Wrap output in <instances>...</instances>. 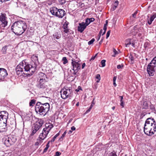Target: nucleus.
I'll return each mask as SVG.
<instances>
[{
    "instance_id": "nucleus-1",
    "label": "nucleus",
    "mask_w": 156,
    "mask_h": 156,
    "mask_svg": "<svg viewBox=\"0 0 156 156\" xmlns=\"http://www.w3.org/2000/svg\"><path fill=\"white\" fill-rule=\"evenodd\" d=\"M36 67L35 63L33 65L29 64L23 61L17 66L16 71L18 75L24 74L26 76H30L35 72Z\"/></svg>"
},
{
    "instance_id": "nucleus-2",
    "label": "nucleus",
    "mask_w": 156,
    "mask_h": 156,
    "mask_svg": "<svg viewBox=\"0 0 156 156\" xmlns=\"http://www.w3.org/2000/svg\"><path fill=\"white\" fill-rule=\"evenodd\" d=\"M144 133L148 136H152L156 131V122L153 118H149L146 120L144 127Z\"/></svg>"
},
{
    "instance_id": "nucleus-3",
    "label": "nucleus",
    "mask_w": 156,
    "mask_h": 156,
    "mask_svg": "<svg viewBox=\"0 0 156 156\" xmlns=\"http://www.w3.org/2000/svg\"><path fill=\"white\" fill-rule=\"evenodd\" d=\"M27 28L26 23L23 21H18L15 22L11 27L12 31L15 34L20 35L23 34Z\"/></svg>"
},
{
    "instance_id": "nucleus-4",
    "label": "nucleus",
    "mask_w": 156,
    "mask_h": 156,
    "mask_svg": "<svg viewBox=\"0 0 156 156\" xmlns=\"http://www.w3.org/2000/svg\"><path fill=\"white\" fill-rule=\"evenodd\" d=\"M35 110L37 113L38 112L40 115H44L50 110L49 104L37 102L35 105Z\"/></svg>"
},
{
    "instance_id": "nucleus-5",
    "label": "nucleus",
    "mask_w": 156,
    "mask_h": 156,
    "mask_svg": "<svg viewBox=\"0 0 156 156\" xmlns=\"http://www.w3.org/2000/svg\"><path fill=\"white\" fill-rule=\"evenodd\" d=\"M44 123V121L42 119H39L36 123L34 124L32 126V132L29 136V139L31 140L33 138V135L39 130Z\"/></svg>"
},
{
    "instance_id": "nucleus-6",
    "label": "nucleus",
    "mask_w": 156,
    "mask_h": 156,
    "mask_svg": "<svg viewBox=\"0 0 156 156\" xmlns=\"http://www.w3.org/2000/svg\"><path fill=\"white\" fill-rule=\"evenodd\" d=\"M156 70V56L152 60L148 65L147 68V73L150 76H153Z\"/></svg>"
},
{
    "instance_id": "nucleus-7",
    "label": "nucleus",
    "mask_w": 156,
    "mask_h": 156,
    "mask_svg": "<svg viewBox=\"0 0 156 156\" xmlns=\"http://www.w3.org/2000/svg\"><path fill=\"white\" fill-rule=\"evenodd\" d=\"M72 92V90L69 88H63L60 92L61 98L64 99L68 98L71 96Z\"/></svg>"
},
{
    "instance_id": "nucleus-8",
    "label": "nucleus",
    "mask_w": 156,
    "mask_h": 156,
    "mask_svg": "<svg viewBox=\"0 0 156 156\" xmlns=\"http://www.w3.org/2000/svg\"><path fill=\"white\" fill-rule=\"evenodd\" d=\"M46 127L43 129L42 133H40L39 138L42 140H44L46 137L49 133L51 128L53 127L52 125H48V126H45Z\"/></svg>"
},
{
    "instance_id": "nucleus-9",
    "label": "nucleus",
    "mask_w": 156,
    "mask_h": 156,
    "mask_svg": "<svg viewBox=\"0 0 156 156\" xmlns=\"http://www.w3.org/2000/svg\"><path fill=\"white\" fill-rule=\"evenodd\" d=\"M8 114L6 111L0 112V122L3 123L7 122L8 118Z\"/></svg>"
},
{
    "instance_id": "nucleus-10",
    "label": "nucleus",
    "mask_w": 156,
    "mask_h": 156,
    "mask_svg": "<svg viewBox=\"0 0 156 156\" xmlns=\"http://www.w3.org/2000/svg\"><path fill=\"white\" fill-rule=\"evenodd\" d=\"M126 47L130 48H135V43L133 39H128L126 40L125 41Z\"/></svg>"
},
{
    "instance_id": "nucleus-11",
    "label": "nucleus",
    "mask_w": 156,
    "mask_h": 156,
    "mask_svg": "<svg viewBox=\"0 0 156 156\" xmlns=\"http://www.w3.org/2000/svg\"><path fill=\"white\" fill-rule=\"evenodd\" d=\"M7 75L8 73L5 69L0 68V80L3 81Z\"/></svg>"
},
{
    "instance_id": "nucleus-12",
    "label": "nucleus",
    "mask_w": 156,
    "mask_h": 156,
    "mask_svg": "<svg viewBox=\"0 0 156 156\" xmlns=\"http://www.w3.org/2000/svg\"><path fill=\"white\" fill-rule=\"evenodd\" d=\"M46 75L43 73H40L38 75V80L39 82H45L46 81Z\"/></svg>"
},
{
    "instance_id": "nucleus-13",
    "label": "nucleus",
    "mask_w": 156,
    "mask_h": 156,
    "mask_svg": "<svg viewBox=\"0 0 156 156\" xmlns=\"http://www.w3.org/2000/svg\"><path fill=\"white\" fill-rule=\"evenodd\" d=\"M56 16L59 18H62L66 14L65 11L62 9H58Z\"/></svg>"
},
{
    "instance_id": "nucleus-14",
    "label": "nucleus",
    "mask_w": 156,
    "mask_h": 156,
    "mask_svg": "<svg viewBox=\"0 0 156 156\" xmlns=\"http://www.w3.org/2000/svg\"><path fill=\"white\" fill-rule=\"evenodd\" d=\"M37 87L40 89H43L47 88V87L46 81L39 82L38 84L37 85Z\"/></svg>"
},
{
    "instance_id": "nucleus-15",
    "label": "nucleus",
    "mask_w": 156,
    "mask_h": 156,
    "mask_svg": "<svg viewBox=\"0 0 156 156\" xmlns=\"http://www.w3.org/2000/svg\"><path fill=\"white\" fill-rule=\"evenodd\" d=\"M79 25V26L78 27V30L80 33H82L86 28L87 26L85 24L84 22L80 23Z\"/></svg>"
},
{
    "instance_id": "nucleus-16",
    "label": "nucleus",
    "mask_w": 156,
    "mask_h": 156,
    "mask_svg": "<svg viewBox=\"0 0 156 156\" xmlns=\"http://www.w3.org/2000/svg\"><path fill=\"white\" fill-rule=\"evenodd\" d=\"M0 21L2 22L1 24L2 27H5L7 25V21L6 20L5 17L4 16L2 15L0 16Z\"/></svg>"
},
{
    "instance_id": "nucleus-17",
    "label": "nucleus",
    "mask_w": 156,
    "mask_h": 156,
    "mask_svg": "<svg viewBox=\"0 0 156 156\" xmlns=\"http://www.w3.org/2000/svg\"><path fill=\"white\" fill-rule=\"evenodd\" d=\"M7 122L3 123L0 122V132L2 133L6 131Z\"/></svg>"
},
{
    "instance_id": "nucleus-18",
    "label": "nucleus",
    "mask_w": 156,
    "mask_h": 156,
    "mask_svg": "<svg viewBox=\"0 0 156 156\" xmlns=\"http://www.w3.org/2000/svg\"><path fill=\"white\" fill-rule=\"evenodd\" d=\"M72 66H73V68L72 69L76 70V71L80 69V65L78 62H76L75 61H73L71 63Z\"/></svg>"
},
{
    "instance_id": "nucleus-19",
    "label": "nucleus",
    "mask_w": 156,
    "mask_h": 156,
    "mask_svg": "<svg viewBox=\"0 0 156 156\" xmlns=\"http://www.w3.org/2000/svg\"><path fill=\"white\" fill-rule=\"evenodd\" d=\"M58 9L56 7H53L50 9V11L52 15L56 16Z\"/></svg>"
},
{
    "instance_id": "nucleus-20",
    "label": "nucleus",
    "mask_w": 156,
    "mask_h": 156,
    "mask_svg": "<svg viewBox=\"0 0 156 156\" xmlns=\"http://www.w3.org/2000/svg\"><path fill=\"white\" fill-rule=\"evenodd\" d=\"M10 141V139L9 137H8L5 140L4 144L7 147H9L12 145Z\"/></svg>"
},
{
    "instance_id": "nucleus-21",
    "label": "nucleus",
    "mask_w": 156,
    "mask_h": 156,
    "mask_svg": "<svg viewBox=\"0 0 156 156\" xmlns=\"http://www.w3.org/2000/svg\"><path fill=\"white\" fill-rule=\"evenodd\" d=\"M68 24L65 23L63 26V28L64 29V31L66 33L69 32V29L68 28Z\"/></svg>"
},
{
    "instance_id": "nucleus-22",
    "label": "nucleus",
    "mask_w": 156,
    "mask_h": 156,
    "mask_svg": "<svg viewBox=\"0 0 156 156\" xmlns=\"http://www.w3.org/2000/svg\"><path fill=\"white\" fill-rule=\"evenodd\" d=\"M119 4V2L118 1H115L112 5V7L111 9V10L113 11L117 7Z\"/></svg>"
},
{
    "instance_id": "nucleus-23",
    "label": "nucleus",
    "mask_w": 156,
    "mask_h": 156,
    "mask_svg": "<svg viewBox=\"0 0 156 156\" xmlns=\"http://www.w3.org/2000/svg\"><path fill=\"white\" fill-rule=\"evenodd\" d=\"M9 137L10 138V141L12 144L13 145L16 142V139L15 137H14L12 136H10Z\"/></svg>"
},
{
    "instance_id": "nucleus-24",
    "label": "nucleus",
    "mask_w": 156,
    "mask_h": 156,
    "mask_svg": "<svg viewBox=\"0 0 156 156\" xmlns=\"http://www.w3.org/2000/svg\"><path fill=\"white\" fill-rule=\"evenodd\" d=\"M54 52L55 51H48L47 50H45L43 51V52L44 54H46V55H52L54 54Z\"/></svg>"
},
{
    "instance_id": "nucleus-25",
    "label": "nucleus",
    "mask_w": 156,
    "mask_h": 156,
    "mask_svg": "<svg viewBox=\"0 0 156 156\" xmlns=\"http://www.w3.org/2000/svg\"><path fill=\"white\" fill-rule=\"evenodd\" d=\"M142 108L143 109H147L148 108V104L147 101H144L143 103Z\"/></svg>"
},
{
    "instance_id": "nucleus-26",
    "label": "nucleus",
    "mask_w": 156,
    "mask_h": 156,
    "mask_svg": "<svg viewBox=\"0 0 156 156\" xmlns=\"http://www.w3.org/2000/svg\"><path fill=\"white\" fill-rule=\"evenodd\" d=\"M113 52L114 53V55H112V56L113 57H115V55L117 54H118L119 52H120V51H117L116 49H113Z\"/></svg>"
},
{
    "instance_id": "nucleus-27",
    "label": "nucleus",
    "mask_w": 156,
    "mask_h": 156,
    "mask_svg": "<svg viewBox=\"0 0 156 156\" xmlns=\"http://www.w3.org/2000/svg\"><path fill=\"white\" fill-rule=\"evenodd\" d=\"M36 100L34 99H32L30 102L29 105L30 106H33L35 103Z\"/></svg>"
},
{
    "instance_id": "nucleus-28",
    "label": "nucleus",
    "mask_w": 156,
    "mask_h": 156,
    "mask_svg": "<svg viewBox=\"0 0 156 156\" xmlns=\"http://www.w3.org/2000/svg\"><path fill=\"white\" fill-rule=\"evenodd\" d=\"M42 140L40 138L39 139H37V141L35 143V145L36 146H38L39 144L42 142Z\"/></svg>"
},
{
    "instance_id": "nucleus-29",
    "label": "nucleus",
    "mask_w": 156,
    "mask_h": 156,
    "mask_svg": "<svg viewBox=\"0 0 156 156\" xmlns=\"http://www.w3.org/2000/svg\"><path fill=\"white\" fill-rule=\"evenodd\" d=\"M53 37L55 39H58L61 37V36L60 35L55 34H53Z\"/></svg>"
},
{
    "instance_id": "nucleus-30",
    "label": "nucleus",
    "mask_w": 156,
    "mask_h": 156,
    "mask_svg": "<svg viewBox=\"0 0 156 156\" xmlns=\"http://www.w3.org/2000/svg\"><path fill=\"white\" fill-rule=\"evenodd\" d=\"M59 135V133H57L55 136H54V137L52 138V140H51V142H53L55 140L56 138Z\"/></svg>"
},
{
    "instance_id": "nucleus-31",
    "label": "nucleus",
    "mask_w": 156,
    "mask_h": 156,
    "mask_svg": "<svg viewBox=\"0 0 156 156\" xmlns=\"http://www.w3.org/2000/svg\"><path fill=\"white\" fill-rule=\"evenodd\" d=\"M102 31H103V30L102 29H101L100 31V32H99V34L98 35V36H97V41H99V40L100 39V38L101 35L102 34Z\"/></svg>"
},
{
    "instance_id": "nucleus-32",
    "label": "nucleus",
    "mask_w": 156,
    "mask_h": 156,
    "mask_svg": "<svg viewBox=\"0 0 156 156\" xmlns=\"http://www.w3.org/2000/svg\"><path fill=\"white\" fill-rule=\"evenodd\" d=\"M108 156H117V155L116 152L114 151H113L110 153L108 154Z\"/></svg>"
},
{
    "instance_id": "nucleus-33",
    "label": "nucleus",
    "mask_w": 156,
    "mask_h": 156,
    "mask_svg": "<svg viewBox=\"0 0 156 156\" xmlns=\"http://www.w3.org/2000/svg\"><path fill=\"white\" fill-rule=\"evenodd\" d=\"M89 20L88 18H87L85 20V23H84L85 24L87 27L88 26L90 23Z\"/></svg>"
},
{
    "instance_id": "nucleus-34",
    "label": "nucleus",
    "mask_w": 156,
    "mask_h": 156,
    "mask_svg": "<svg viewBox=\"0 0 156 156\" xmlns=\"http://www.w3.org/2000/svg\"><path fill=\"white\" fill-rule=\"evenodd\" d=\"M62 60L63 61V63L64 64H66L68 62V60L66 57H63L62 58Z\"/></svg>"
},
{
    "instance_id": "nucleus-35",
    "label": "nucleus",
    "mask_w": 156,
    "mask_h": 156,
    "mask_svg": "<svg viewBox=\"0 0 156 156\" xmlns=\"http://www.w3.org/2000/svg\"><path fill=\"white\" fill-rule=\"evenodd\" d=\"M96 77V78L98 79V80H97V81H96L97 82V83L99 82L100 81V79H101L100 75L99 74L97 75Z\"/></svg>"
},
{
    "instance_id": "nucleus-36",
    "label": "nucleus",
    "mask_w": 156,
    "mask_h": 156,
    "mask_svg": "<svg viewBox=\"0 0 156 156\" xmlns=\"http://www.w3.org/2000/svg\"><path fill=\"white\" fill-rule=\"evenodd\" d=\"M95 39L94 38H93L88 42V44L89 45L92 44H93V43Z\"/></svg>"
},
{
    "instance_id": "nucleus-37",
    "label": "nucleus",
    "mask_w": 156,
    "mask_h": 156,
    "mask_svg": "<svg viewBox=\"0 0 156 156\" xmlns=\"http://www.w3.org/2000/svg\"><path fill=\"white\" fill-rule=\"evenodd\" d=\"M106 60H103L101 61V63L102 67H104L105 66V62Z\"/></svg>"
},
{
    "instance_id": "nucleus-38",
    "label": "nucleus",
    "mask_w": 156,
    "mask_h": 156,
    "mask_svg": "<svg viewBox=\"0 0 156 156\" xmlns=\"http://www.w3.org/2000/svg\"><path fill=\"white\" fill-rule=\"evenodd\" d=\"M154 20L153 18L152 17H150V18L148 20V23L149 24H151V23Z\"/></svg>"
},
{
    "instance_id": "nucleus-39",
    "label": "nucleus",
    "mask_w": 156,
    "mask_h": 156,
    "mask_svg": "<svg viewBox=\"0 0 156 156\" xmlns=\"http://www.w3.org/2000/svg\"><path fill=\"white\" fill-rule=\"evenodd\" d=\"M150 109L152 111H154L155 110V107L153 105H151L150 107Z\"/></svg>"
},
{
    "instance_id": "nucleus-40",
    "label": "nucleus",
    "mask_w": 156,
    "mask_h": 156,
    "mask_svg": "<svg viewBox=\"0 0 156 156\" xmlns=\"http://www.w3.org/2000/svg\"><path fill=\"white\" fill-rule=\"evenodd\" d=\"M59 2L62 5L66 2L65 0H58Z\"/></svg>"
},
{
    "instance_id": "nucleus-41",
    "label": "nucleus",
    "mask_w": 156,
    "mask_h": 156,
    "mask_svg": "<svg viewBox=\"0 0 156 156\" xmlns=\"http://www.w3.org/2000/svg\"><path fill=\"white\" fill-rule=\"evenodd\" d=\"M110 32H111L110 30H109L107 32V34H106V39H107L108 38V37H109Z\"/></svg>"
},
{
    "instance_id": "nucleus-42",
    "label": "nucleus",
    "mask_w": 156,
    "mask_h": 156,
    "mask_svg": "<svg viewBox=\"0 0 156 156\" xmlns=\"http://www.w3.org/2000/svg\"><path fill=\"white\" fill-rule=\"evenodd\" d=\"M89 19V21H90V23L94 22L95 19L94 18H88Z\"/></svg>"
},
{
    "instance_id": "nucleus-43",
    "label": "nucleus",
    "mask_w": 156,
    "mask_h": 156,
    "mask_svg": "<svg viewBox=\"0 0 156 156\" xmlns=\"http://www.w3.org/2000/svg\"><path fill=\"white\" fill-rule=\"evenodd\" d=\"M103 30H104V31L103 32V33H102V35H104L105 33L107 30V27L105 26L104 27Z\"/></svg>"
},
{
    "instance_id": "nucleus-44",
    "label": "nucleus",
    "mask_w": 156,
    "mask_h": 156,
    "mask_svg": "<svg viewBox=\"0 0 156 156\" xmlns=\"http://www.w3.org/2000/svg\"><path fill=\"white\" fill-rule=\"evenodd\" d=\"M137 13V11H136L134 13L132 14V16L134 18H135L136 17V16Z\"/></svg>"
},
{
    "instance_id": "nucleus-45",
    "label": "nucleus",
    "mask_w": 156,
    "mask_h": 156,
    "mask_svg": "<svg viewBox=\"0 0 156 156\" xmlns=\"http://www.w3.org/2000/svg\"><path fill=\"white\" fill-rule=\"evenodd\" d=\"M80 90H82V88L80 86H78L76 90L77 92H78Z\"/></svg>"
},
{
    "instance_id": "nucleus-46",
    "label": "nucleus",
    "mask_w": 156,
    "mask_h": 156,
    "mask_svg": "<svg viewBox=\"0 0 156 156\" xmlns=\"http://www.w3.org/2000/svg\"><path fill=\"white\" fill-rule=\"evenodd\" d=\"M61 154V153L58 151L56 152L55 156H59Z\"/></svg>"
},
{
    "instance_id": "nucleus-47",
    "label": "nucleus",
    "mask_w": 156,
    "mask_h": 156,
    "mask_svg": "<svg viewBox=\"0 0 156 156\" xmlns=\"http://www.w3.org/2000/svg\"><path fill=\"white\" fill-rule=\"evenodd\" d=\"M66 133V131H65L62 134V137H61V138H63V137H64Z\"/></svg>"
},
{
    "instance_id": "nucleus-48",
    "label": "nucleus",
    "mask_w": 156,
    "mask_h": 156,
    "mask_svg": "<svg viewBox=\"0 0 156 156\" xmlns=\"http://www.w3.org/2000/svg\"><path fill=\"white\" fill-rule=\"evenodd\" d=\"M95 57L94 56H93L91 57V58L90 59V61H92L93 60H94V59L95 58Z\"/></svg>"
},
{
    "instance_id": "nucleus-49",
    "label": "nucleus",
    "mask_w": 156,
    "mask_h": 156,
    "mask_svg": "<svg viewBox=\"0 0 156 156\" xmlns=\"http://www.w3.org/2000/svg\"><path fill=\"white\" fill-rule=\"evenodd\" d=\"M119 98H120V102H123V101H122V99L123 98V97L122 96H119Z\"/></svg>"
},
{
    "instance_id": "nucleus-50",
    "label": "nucleus",
    "mask_w": 156,
    "mask_h": 156,
    "mask_svg": "<svg viewBox=\"0 0 156 156\" xmlns=\"http://www.w3.org/2000/svg\"><path fill=\"white\" fill-rule=\"evenodd\" d=\"M32 58H35V59L36 60H38V58H37V56H34V55H33L32 56Z\"/></svg>"
},
{
    "instance_id": "nucleus-51",
    "label": "nucleus",
    "mask_w": 156,
    "mask_h": 156,
    "mask_svg": "<svg viewBox=\"0 0 156 156\" xmlns=\"http://www.w3.org/2000/svg\"><path fill=\"white\" fill-rule=\"evenodd\" d=\"M124 102H120V105L122 107H124Z\"/></svg>"
},
{
    "instance_id": "nucleus-52",
    "label": "nucleus",
    "mask_w": 156,
    "mask_h": 156,
    "mask_svg": "<svg viewBox=\"0 0 156 156\" xmlns=\"http://www.w3.org/2000/svg\"><path fill=\"white\" fill-rule=\"evenodd\" d=\"M50 142H51V141H49L48 142V143L46 145V147H47L48 148H49V144Z\"/></svg>"
},
{
    "instance_id": "nucleus-53",
    "label": "nucleus",
    "mask_w": 156,
    "mask_h": 156,
    "mask_svg": "<svg viewBox=\"0 0 156 156\" xmlns=\"http://www.w3.org/2000/svg\"><path fill=\"white\" fill-rule=\"evenodd\" d=\"M48 148L46 147L44 149V150L43 152L44 153L46 152L47 151Z\"/></svg>"
},
{
    "instance_id": "nucleus-54",
    "label": "nucleus",
    "mask_w": 156,
    "mask_h": 156,
    "mask_svg": "<svg viewBox=\"0 0 156 156\" xmlns=\"http://www.w3.org/2000/svg\"><path fill=\"white\" fill-rule=\"evenodd\" d=\"M122 67V66H121L120 65H117V68L118 69H119L121 68Z\"/></svg>"
},
{
    "instance_id": "nucleus-55",
    "label": "nucleus",
    "mask_w": 156,
    "mask_h": 156,
    "mask_svg": "<svg viewBox=\"0 0 156 156\" xmlns=\"http://www.w3.org/2000/svg\"><path fill=\"white\" fill-rule=\"evenodd\" d=\"M2 51L3 54H5L6 52V49H2Z\"/></svg>"
},
{
    "instance_id": "nucleus-56",
    "label": "nucleus",
    "mask_w": 156,
    "mask_h": 156,
    "mask_svg": "<svg viewBox=\"0 0 156 156\" xmlns=\"http://www.w3.org/2000/svg\"><path fill=\"white\" fill-rule=\"evenodd\" d=\"M73 73L75 75L76 74V73L78 71V70H76H76L75 69H73Z\"/></svg>"
},
{
    "instance_id": "nucleus-57",
    "label": "nucleus",
    "mask_w": 156,
    "mask_h": 156,
    "mask_svg": "<svg viewBox=\"0 0 156 156\" xmlns=\"http://www.w3.org/2000/svg\"><path fill=\"white\" fill-rule=\"evenodd\" d=\"M156 17V15L155 14H154L152 16H151V17L153 18V19L154 20V19Z\"/></svg>"
},
{
    "instance_id": "nucleus-58",
    "label": "nucleus",
    "mask_w": 156,
    "mask_h": 156,
    "mask_svg": "<svg viewBox=\"0 0 156 156\" xmlns=\"http://www.w3.org/2000/svg\"><path fill=\"white\" fill-rule=\"evenodd\" d=\"M75 129L76 128L74 126H73L71 127V129L73 131L75 130Z\"/></svg>"
},
{
    "instance_id": "nucleus-59",
    "label": "nucleus",
    "mask_w": 156,
    "mask_h": 156,
    "mask_svg": "<svg viewBox=\"0 0 156 156\" xmlns=\"http://www.w3.org/2000/svg\"><path fill=\"white\" fill-rule=\"evenodd\" d=\"M116 76H114L113 78V82H115L116 79Z\"/></svg>"
},
{
    "instance_id": "nucleus-60",
    "label": "nucleus",
    "mask_w": 156,
    "mask_h": 156,
    "mask_svg": "<svg viewBox=\"0 0 156 156\" xmlns=\"http://www.w3.org/2000/svg\"><path fill=\"white\" fill-rule=\"evenodd\" d=\"M91 109H90V108H89L87 110V111H86V113H88L90 111V110H91Z\"/></svg>"
},
{
    "instance_id": "nucleus-61",
    "label": "nucleus",
    "mask_w": 156,
    "mask_h": 156,
    "mask_svg": "<svg viewBox=\"0 0 156 156\" xmlns=\"http://www.w3.org/2000/svg\"><path fill=\"white\" fill-rule=\"evenodd\" d=\"M85 66V63H83V64L82 65V69H83L84 67Z\"/></svg>"
},
{
    "instance_id": "nucleus-62",
    "label": "nucleus",
    "mask_w": 156,
    "mask_h": 156,
    "mask_svg": "<svg viewBox=\"0 0 156 156\" xmlns=\"http://www.w3.org/2000/svg\"><path fill=\"white\" fill-rule=\"evenodd\" d=\"M94 98L93 99V100L92 101L91 105H94L95 104V103L94 102Z\"/></svg>"
},
{
    "instance_id": "nucleus-63",
    "label": "nucleus",
    "mask_w": 156,
    "mask_h": 156,
    "mask_svg": "<svg viewBox=\"0 0 156 156\" xmlns=\"http://www.w3.org/2000/svg\"><path fill=\"white\" fill-rule=\"evenodd\" d=\"M113 84L115 87H116V84L115 82H113Z\"/></svg>"
},
{
    "instance_id": "nucleus-64",
    "label": "nucleus",
    "mask_w": 156,
    "mask_h": 156,
    "mask_svg": "<svg viewBox=\"0 0 156 156\" xmlns=\"http://www.w3.org/2000/svg\"><path fill=\"white\" fill-rule=\"evenodd\" d=\"M94 87H95L94 88V89L95 90H96L97 89V86L96 85H94Z\"/></svg>"
}]
</instances>
